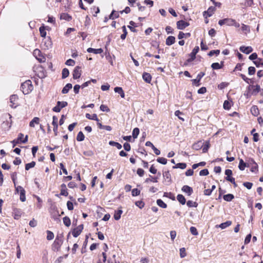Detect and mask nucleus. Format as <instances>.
<instances>
[{"label": "nucleus", "mask_w": 263, "mask_h": 263, "mask_svg": "<svg viewBox=\"0 0 263 263\" xmlns=\"http://www.w3.org/2000/svg\"><path fill=\"white\" fill-rule=\"evenodd\" d=\"M83 229V225L80 224L77 228L73 229L72 231V234L74 237H78L82 232Z\"/></svg>", "instance_id": "nucleus-7"}, {"label": "nucleus", "mask_w": 263, "mask_h": 263, "mask_svg": "<svg viewBox=\"0 0 263 263\" xmlns=\"http://www.w3.org/2000/svg\"><path fill=\"white\" fill-rule=\"evenodd\" d=\"M100 110L103 111L108 112L110 111L109 108L105 105L102 104L100 107Z\"/></svg>", "instance_id": "nucleus-62"}, {"label": "nucleus", "mask_w": 263, "mask_h": 263, "mask_svg": "<svg viewBox=\"0 0 263 263\" xmlns=\"http://www.w3.org/2000/svg\"><path fill=\"white\" fill-rule=\"evenodd\" d=\"M186 253L185 252V249L184 248L180 249V256L181 258H183L186 256Z\"/></svg>", "instance_id": "nucleus-61"}, {"label": "nucleus", "mask_w": 263, "mask_h": 263, "mask_svg": "<svg viewBox=\"0 0 263 263\" xmlns=\"http://www.w3.org/2000/svg\"><path fill=\"white\" fill-rule=\"evenodd\" d=\"M251 112L254 116H257L259 114V109L257 106H253L251 108Z\"/></svg>", "instance_id": "nucleus-32"}, {"label": "nucleus", "mask_w": 263, "mask_h": 263, "mask_svg": "<svg viewBox=\"0 0 263 263\" xmlns=\"http://www.w3.org/2000/svg\"><path fill=\"white\" fill-rule=\"evenodd\" d=\"M47 240H52L53 239L54 234L51 231H47Z\"/></svg>", "instance_id": "nucleus-57"}, {"label": "nucleus", "mask_w": 263, "mask_h": 263, "mask_svg": "<svg viewBox=\"0 0 263 263\" xmlns=\"http://www.w3.org/2000/svg\"><path fill=\"white\" fill-rule=\"evenodd\" d=\"M220 53V50L217 49V50H213L210 51L208 53V55L210 57H212L213 55L215 54L216 56L218 55Z\"/></svg>", "instance_id": "nucleus-51"}, {"label": "nucleus", "mask_w": 263, "mask_h": 263, "mask_svg": "<svg viewBox=\"0 0 263 263\" xmlns=\"http://www.w3.org/2000/svg\"><path fill=\"white\" fill-rule=\"evenodd\" d=\"M72 87V85L70 83L67 84L63 88L62 90V93L63 94L67 93L70 89H71Z\"/></svg>", "instance_id": "nucleus-24"}, {"label": "nucleus", "mask_w": 263, "mask_h": 263, "mask_svg": "<svg viewBox=\"0 0 263 263\" xmlns=\"http://www.w3.org/2000/svg\"><path fill=\"white\" fill-rule=\"evenodd\" d=\"M248 89H250L251 88H253L251 93H250V92L247 93L248 96H251V95H256L257 93H258L259 92V91H260V86L258 85H256L255 86L249 85L248 87Z\"/></svg>", "instance_id": "nucleus-6"}, {"label": "nucleus", "mask_w": 263, "mask_h": 263, "mask_svg": "<svg viewBox=\"0 0 263 263\" xmlns=\"http://www.w3.org/2000/svg\"><path fill=\"white\" fill-rule=\"evenodd\" d=\"M241 30L243 32H245V33H249L250 31V27L249 26L245 25L243 24H242Z\"/></svg>", "instance_id": "nucleus-53"}, {"label": "nucleus", "mask_w": 263, "mask_h": 263, "mask_svg": "<svg viewBox=\"0 0 263 263\" xmlns=\"http://www.w3.org/2000/svg\"><path fill=\"white\" fill-rule=\"evenodd\" d=\"M149 178H146L145 180V183H148L149 182H154V183H157L158 182V177H153L151 175H149Z\"/></svg>", "instance_id": "nucleus-31"}, {"label": "nucleus", "mask_w": 263, "mask_h": 263, "mask_svg": "<svg viewBox=\"0 0 263 263\" xmlns=\"http://www.w3.org/2000/svg\"><path fill=\"white\" fill-rule=\"evenodd\" d=\"M191 36V33L188 32V33H183V32H181V31H180L178 35V38L179 39V40H181L184 37L185 38H187V37H189Z\"/></svg>", "instance_id": "nucleus-29"}, {"label": "nucleus", "mask_w": 263, "mask_h": 263, "mask_svg": "<svg viewBox=\"0 0 263 263\" xmlns=\"http://www.w3.org/2000/svg\"><path fill=\"white\" fill-rule=\"evenodd\" d=\"M72 75L74 79H79L81 75V67L79 66L76 67L73 71Z\"/></svg>", "instance_id": "nucleus-12"}, {"label": "nucleus", "mask_w": 263, "mask_h": 263, "mask_svg": "<svg viewBox=\"0 0 263 263\" xmlns=\"http://www.w3.org/2000/svg\"><path fill=\"white\" fill-rule=\"evenodd\" d=\"M68 103L66 101H58L57 105L52 108V110L56 112H59L61 110L67 106Z\"/></svg>", "instance_id": "nucleus-2"}, {"label": "nucleus", "mask_w": 263, "mask_h": 263, "mask_svg": "<svg viewBox=\"0 0 263 263\" xmlns=\"http://www.w3.org/2000/svg\"><path fill=\"white\" fill-rule=\"evenodd\" d=\"M183 192L186 193L188 196H191L193 193V189L189 185H183L181 189Z\"/></svg>", "instance_id": "nucleus-13"}, {"label": "nucleus", "mask_w": 263, "mask_h": 263, "mask_svg": "<svg viewBox=\"0 0 263 263\" xmlns=\"http://www.w3.org/2000/svg\"><path fill=\"white\" fill-rule=\"evenodd\" d=\"M175 42V37L174 36H169L166 39V45H172Z\"/></svg>", "instance_id": "nucleus-20"}, {"label": "nucleus", "mask_w": 263, "mask_h": 263, "mask_svg": "<svg viewBox=\"0 0 263 263\" xmlns=\"http://www.w3.org/2000/svg\"><path fill=\"white\" fill-rule=\"evenodd\" d=\"M62 243V239H59L58 237H56L52 245V250L54 251H58L60 249Z\"/></svg>", "instance_id": "nucleus-3"}, {"label": "nucleus", "mask_w": 263, "mask_h": 263, "mask_svg": "<svg viewBox=\"0 0 263 263\" xmlns=\"http://www.w3.org/2000/svg\"><path fill=\"white\" fill-rule=\"evenodd\" d=\"M199 48L198 46H196L192 50L191 53L189 54L190 58L187 60L188 63H190L194 61L196 58V55L199 51Z\"/></svg>", "instance_id": "nucleus-5"}, {"label": "nucleus", "mask_w": 263, "mask_h": 263, "mask_svg": "<svg viewBox=\"0 0 263 263\" xmlns=\"http://www.w3.org/2000/svg\"><path fill=\"white\" fill-rule=\"evenodd\" d=\"M43 43L45 47V49H48L52 47V43L50 37H48L47 39H45Z\"/></svg>", "instance_id": "nucleus-15"}, {"label": "nucleus", "mask_w": 263, "mask_h": 263, "mask_svg": "<svg viewBox=\"0 0 263 263\" xmlns=\"http://www.w3.org/2000/svg\"><path fill=\"white\" fill-rule=\"evenodd\" d=\"M13 217L15 219H18L21 216L22 211L20 209H15L13 212Z\"/></svg>", "instance_id": "nucleus-25"}, {"label": "nucleus", "mask_w": 263, "mask_h": 263, "mask_svg": "<svg viewBox=\"0 0 263 263\" xmlns=\"http://www.w3.org/2000/svg\"><path fill=\"white\" fill-rule=\"evenodd\" d=\"M123 211L122 210H118L115 212V214L114 215V218L116 220H118L121 218V215L122 214Z\"/></svg>", "instance_id": "nucleus-36"}, {"label": "nucleus", "mask_w": 263, "mask_h": 263, "mask_svg": "<svg viewBox=\"0 0 263 263\" xmlns=\"http://www.w3.org/2000/svg\"><path fill=\"white\" fill-rule=\"evenodd\" d=\"M69 72L68 69L66 68H64L62 70V79H65L67 77H68L69 76Z\"/></svg>", "instance_id": "nucleus-48"}, {"label": "nucleus", "mask_w": 263, "mask_h": 263, "mask_svg": "<svg viewBox=\"0 0 263 263\" xmlns=\"http://www.w3.org/2000/svg\"><path fill=\"white\" fill-rule=\"evenodd\" d=\"M210 145L209 141H206L204 143H203L202 152L204 153H206L210 147Z\"/></svg>", "instance_id": "nucleus-33"}, {"label": "nucleus", "mask_w": 263, "mask_h": 263, "mask_svg": "<svg viewBox=\"0 0 263 263\" xmlns=\"http://www.w3.org/2000/svg\"><path fill=\"white\" fill-rule=\"evenodd\" d=\"M203 146V143L201 141H199L196 143H195L192 145V148L195 150H199Z\"/></svg>", "instance_id": "nucleus-22"}, {"label": "nucleus", "mask_w": 263, "mask_h": 263, "mask_svg": "<svg viewBox=\"0 0 263 263\" xmlns=\"http://www.w3.org/2000/svg\"><path fill=\"white\" fill-rule=\"evenodd\" d=\"M140 133L139 129L138 127L135 128L132 132V136L134 138V139H136L138 137V136L139 135Z\"/></svg>", "instance_id": "nucleus-46"}, {"label": "nucleus", "mask_w": 263, "mask_h": 263, "mask_svg": "<svg viewBox=\"0 0 263 263\" xmlns=\"http://www.w3.org/2000/svg\"><path fill=\"white\" fill-rule=\"evenodd\" d=\"M40 119L38 117H34L30 122L29 126L30 127H34V124H38L39 123Z\"/></svg>", "instance_id": "nucleus-39"}, {"label": "nucleus", "mask_w": 263, "mask_h": 263, "mask_svg": "<svg viewBox=\"0 0 263 263\" xmlns=\"http://www.w3.org/2000/svg\"><path fill=\"white\" fill-rule=\"evenodd\" d=\"M186 167V164L185 163H178L176 164V165L174 166L173 167V168H181V169H184Z\"/></svg>", "instance_id": "nucleus-43"}, {"label": "nucleus", "mask_w": 263, "mask_h": 263, "mask_svg": "<svg viewBox=\"0 0 263 263\" xmlns=\"http://www.w3.org/2000/svg\"><path fill=\"white\" fill-rule=\"evenodd\" d=\"M263 60L260 58H258L257 60L253 61L254 64L257 67H260L263 66Z\"/></svg>", "instance_id": "nucleus-40"}, {"label": "nucleus", "mask_w": 263, "mask_h": 263, "mask_svg": "<svg viewBox=\"0 0 263 263\" xmlns=\"http://www.w3.org/2000/svg\"><path fill=\"white\" fill-rule=\"evenodd\" d=\"M135 204L140 209H142L144 206V203L142 201H137L135 202Z\"/></svg>", "instance_id": "nucleus-63"}, {"label": "nucleus", "mask_w": 263, "mask_h": 263, "mask_svg": "<svg viewBox=\"0 0 263 263\" xmlns=\"http://www.w3.org/2000/svg\"><path fill=\"white\" fill-rule=\"evenodd\" d=\"M60 19L70 21L72 20V17L67 13H63L61 14Z\"/></svg>", "instance_id": "nucleus-27"}, {"label": "nucleus", "mask_w": 263, "mask_h": 263, "mask_svg": "<svg viewBox=\"0 0 263 263\" xmlns=\"http://www.w3.org/2000/svg\"><path fill=\"white\" fill-rule=\"evenodd\" d=\"M61 193H60V195H62V196H67L68 194L67 191V189H66V185L63 183L61 186Z\"/></svg>", "instance_id": "nucleus-23"}, {"label": "nucleus", "mask_w": 263, "mask_h": 263, "mask_svg": "<svg viewBox=\"0 0 263 263\" xmlns=\"http://www.w3.org/2000/svg\"><path fill=\"white\" fill-rule=\"evenodd\" d=\"M87 51L89 53H93L95 54H100L103 52V50L102 48L95 49L92 48H88Z\"/></svg>", "instance_id": "nucleus-19"}, {"label": "nucleus", "mask_w": 263, "mask_h": 263, "mask_svg": "<svg viewBox=\"0 0 263 263\" xmlns=\"http://www.w3.org/2000/svg\"><path fill=\"white\" fill-rule=\"evenodd\" d=\"M190 232L192 235L197 236L198 235V232L197 229L194 227H191L190 229Z\"/></svg>", "instance_id": "nucleus-58"}, {"label": "nucleus", "mask_w": 263, "mask_h": 263, "mask_svg": "<svg viewBox=\"0 0 263 263\" xmlns=\"http://www.w3.org/2000/svg\"><path fill=\"white\" fill-rule=\"evenodd\" d=\"M223 199L227 201H231L234 198V196L231 194H228L223 196Z\"/></svg>", "instance_id": "nucleus-38"}, {"label": "nucleus", "mask_w": 263, "mask_h": 263, "mask_svg": "<svg viewBox=\"0 0 263 263\" xmlns=\"http://www.w3.org/2000/svg\"><path fill=\"white\" fill-rule=\"evenodd\" d=\"M35 165V162L34 161H32L30 163H27L25 165V170L26 171H28L31 168L34 167Z\"/></svg>", "instance_id": "nucleus-50"}, {"label": "nucleus", "mask_w": 263, "mask_h": 263, "mask_svg": "<svg viewBox=\"0 0 263 263\" xmlns=\"http://www.w3.org/2000/svg\"><path fill=\"white\" fill-rule=\"evenodd\" d=\"M157 161L158 162L162 164H166L167 163V159L163 157H159Z\"/></svg>", "instance_id": "nucleus-56"}, {"label": "nucleus", "mask_w": 263, "mask_h": 263, "mask_svg": "<svg viewBox=\"0 0 263 263\" xmlns=\"http://www.w3.org/2000/svg\"><path fill=\"white\" fill-rule=\"evenodd\" d=\"M39 30L40 32L41 36L42 37H45L46 35V32L45 31V28L44 26H41L39 28Z\"/></svg>", "instance_id": "nucleus-54"}, {"label": "nucleus", "mask_w": 263, "mask_h": 263, "mask_svg": "<svg viewBox=\"0 0 263 263\" xmlns=\"http://www.w3.org/2000/svg\"><path fill=\"white\" fill-rule=\"evenodd\" d=\"M243 185L248 189L250 190L253 186V183L250 182H245L243 183Z\"/></svg>", "instance_id": "nucleus-64"}, {"label": "nucleus", "mask_w": 263, "mask_h": 263, "mask_svg": "<svg viewBox=\"0 0 263 263\" xmlns=\"http://www.w3.org/2000/svg\"><path fill=\"white\" fill-rule=\"evenodd\" d=\"M156 202L158 205L162 208L165 209L167 207V204L160 199H157Z\"/></svg>", "instance_id": "nucleus-45"}, {"label": "nucleus", "mask_w": 263, "mask_h": 263, "mask_svg": "<svg viewBox=\"0 0 263 263\" xmlns=\"http://www.w3.org/2000/svg\"><path fill=\"white\" fill-rule=\"evenodd\" d=\"M24 134L20 133L17 138L15 139V141L16 143H26L28 141V136L26 135L25 138H24Z\"/></svg>", "instance_id": "nucleus-9"}, {"label": "nucleus", "mask_w": 263, "mask_h": 263, "mask_svg": "<svg viewBox=\"0 0 263 263\" xmlns=\"http://www.w3.org/2000/svg\"><path fill=\"white\" fill-rule=\"evenodd\" d=\"M204 75L205 73L204 72H200L198 73L196 78L192 80L193 84L199 86L200 85L199 82Z\"/></svg>", "instance_id": "nucleus-8"}, {"label": "nucleus", "mask_w": 263, "mask_h": 263, "mask_svg": "<svg viewBox=\"0 0 263 263\" xmlns=\"http://www.w3.org/2000/svg\"><path fill=\"white\" fill-rule=\"evenodd\" d=\"M84 138L85 136L82 132H79L77 136V140L78 141H83L84 140Z\"/></svg>", "instance_id": "nucleus-44"}, {"label": "nucleus", "mask_w": 263, "mask_h": 263, "mask_svg": "<svg viewBox=\"0 0 263 263\" xmlns=\"http://www.w3.org/2000/svg\"><path fill=\"white\" fill-rule=\"evenodd\" d=\"M246 167H250V164L248 162L245 163L242 159H240L238 165L239 170L243 171Z\"/></svg>", "instance_id": "nucleus-17"}, {"label": "nucleus", "mask_w": 263, "mask_h": 263, "mask_svg": "<svg viewBox=\"0 0 263 263\" xmlns=\"http://www.w3.org/2000/svg\"><path fill=\"white\" fill-rule=\"evenodd\" d=\"M224 25L228 26H233L234 23V20L232 18H224Z\"/></svg>", "instance_id": "nucleus-42"}, {"label": "nucleus", "mask_w": 263, "mask_h": 263, "mask_svg": "<svg viewBox=\"0 0 263 263\" xmlns=\"http://www.w3.org/2000/svg\"><path fill=\"white\" fill-rule=\"evenodd\" d=\"M256 69L254 67L250 66L248 68V73L249 75H253L255 74Z\"/></svg>", "instance_id": "nucleus-59"}, {"label": "nucleus", "mask_w": 263, "mask_h": 263, "mask_svg": "<svg viewBox=\"0 0 263 263\" xmlns=\"http://www.w3.org/2000/svg\"><path fill=\"white\" fill-rule=\"evenodd\" d=\"M215 9L214 7H209L207 11L204 12L203 15L205 16V17L211 16L214 13Z\"/></svg>", "instance_id": "nucleus-16"}, {"label": "nucleus", "mask_w": 263, "mask_h": 263, "mask_svg": "<svg viewBox=\"0 0 263 263\" xmlns=\"http://www.w3.org/2000/svg\"><path fill=\"white\" fill-rule=\"evenodd\" d=\"M63 223L66 227H68L71 224V220L68 217L65 216L63 218Z\"/></svg>", "instance_id": "nucleus-47"}, {"label": "nucleus", "mask_w": 263, "mask_h": 263, "mask_svg": "<svg viewBox=\"0 0 263 263\" xmlns=\"http://www.w3.org/2000/svg\"><path fill=\"white\" fill-rule=\"evenodd\" d=\"M33 87L30 80L26 81L21 86V89L24 95L29 94L33 89Z\"/></svg>", "instance_id": "nucleus-1"}, {"label": "nucleus", "mask_w": 263, "mask_h": 263, "mask_svg": "<svg viewBox=\"0 0 263 263\" xmlns=\"http://www.w3.org/2000/svg\"><path fill=\"white\" fill-rule=\"evenodd\" d=\"M114 91L118 93L121 98H124L125 97V94L124 92L122 89V88L120 87H116L114 88Z\"/></svg>", "instance_id": "nucleus-26"}, {"label": "nucleus", "mask_w": 263, "mask_h": 263, "mask_svg": "<svg viewBox=\"0 0 263 263\" xmlns=\"http://www.w3.org/2000/svg\"><path fill=\"white\" fill-rule=\"evenodd\" d=\"M231 224H232V221L228 220L225 222H223V223H221L220 224H219L218 226V227L220 228L221 229H224L229 227Z\"/></svg>", "instance_id": "nucleus-34"}, {"label": "nucleus", "mask_w": 263, "mask_h": 263, "mask_svg": "<svg viewBox=\"0 0 263 263\" xmlns=\"http://www.w3.org/2000/svg\"><path fill=\"white\" fill-rule=\"evenodd\" d=\"M142 78L144 81L147 83H150L152 80L151 75L147 72H144L143 73Z\"/></svg>", "instance_id": "nucleus-18"}, {"label": "nucleus", "mask_w": 263, "mask_h": 263, "mask_svg": "<svg viewBox=\"0 0 263 263\" xmlns=\"http://www.w3.org/2000/svg\"><path fill=\"white\" fill-rule=\"evenodd\" d=\"M223 106L224 109H225L226 110H229L231 106L230 102L228 100L224 101Z\"/></svg>", "instance_id": "nucleus-55"}, {"label": "nucleus", "mask_w": 263, "mask_h": 263, "mask_svg": "<svg viewBox=\"0 0 263 263\" xmlns=\"http://www.w3.org/2000/svg\"><path fill=\"white\" fill-rule=\"evenodd\" d=\"M177 199L182 205H184L186 202L185 197L181 194H178L177 196Z\"/></svg>", "instance_id": "nucleus-30"}, {"label": "nucleus", "mask_w": 263, "mask_h": 263, "mask_svg": "<svg viewBox=\"0 0 263 263\" xmlns=\"http://www.w3.org/2000/svg\"><path fill=\"white\" fill-rule=\"evenodd\" d=\"M119 12L113 10L109 16V19L114 20L119 17Z\"/></svg>", "instance_id": "nucleus-35"}, {"label": "nucleus", "mask_w": 263, "mask_h": 263, "mask_svg": "<svg viewBox=\"0 0 263 263\" xmlns=\"http://www.w3.org/2000/svg\"><path fill=\"white\" fill-rule=\"evenodd\" d=\"M25 193L26 192L25 190H22L21 192L20 193V199L22 202H24L26 200Z\"/></svg>", "instance_id": "nucleus-52"}, {"label": "nucleus", "mask_w": 263, "mask_h": 263, "mask_svg": "<svg viewBox=\"0 0 263 263\" xmlns=\"http://www.w3.org/2000/svg\"><path fill=\"white\" fill-rule=\"evenodd\" d=\"M97 125L98 127L100 129H104L108 131H110L111 130V127L108 125H103L101 123L98 122Z\"/></svg>", "instance_id": "nucleus-37"}, {"label": "nucleus", "mask_w": 263, "mask_h": 263, "mask_svg": "<svg viewBox=\"0 0 263 263\" xmlns=\"http://www.w3.org/2000/svg\"><path fill=\"white\" fill-rule=\"evenodd\" d=\"M186 205L190 208H191V207L196 208L198 206V203L197 202H194L192 200H188L186 202Z\"/></svg>", "instance_id": "nucleus-49"}, {"label": "nucleus", "mask_w": 263, "mask_h": 263, "mask_svg": "<svg viewBox=\"0 0 263 263\" xmlns=\"http://www.w3.org/2000/svg\"><path fill=\"white\" fill-rule=\"evenodd\" d=\"M109 144L111 146H116L118 149H120L122 148V145L121 144L114 141H110Z\"/></svg>", "instance_id": "nucleus-41"}, {"label": "nucleus", "mask_w": 263, "mask_h": 263, "mask_svg": "<svg viewBox=\"0 0 263 263\" xmlns=\"http://www.w3.org/2000/svg\"><path fill=\"white\" fill-rule=\"evenodd\" d=\"M248 163L250 164V167H251L250 171L252 172H255L258 171V165L253 159H250L248 161Z\"/></svg>", "instance_id": "nucleus-11"}, {"label": "nucleus", "mask_w": 263, "mask_h": 263, "mask_svg": "<svg viewBox=\"0 0 263 263\" xmlns=\"http://www.w3.org/2000/svg\"><path fill=\"white\" fill-rule=\"evenodd\" d=\"M18 97L16 95H11L10 97V106L12 108H16L18 105Z\"/></svg>", "instance_id": "nucleus-4"}, {"label": "nucleus", "mask_w": 263, "mask_h": 263, "mask_svg": "<svg viewBox=\"0 0 263 263\" xmlns=\"http://www.w3.org/2000/svg\"><path fill=\"white\" fill-rule=\"evenodd\" d=\"M177 27L178 29L183 30L189 26V23L183 20H180L177 22Z\"/></svg>", "instance_id": "nucleus-10"}, {"label": "nucleus", "mask_w": 263, "mask_h": 263, "mask_svg": "<svg viewBox=\"0 0 263 263\" xmlns=\"http://www.w3.org/2000/svg\"><path fill=\"white\" fill-rule=\"evenodd\" d=\"M140 194V191L137 189H134L132 191V194L133 196H137L139 195Z\"/></svg>", "instance_id": "nucleus-60"}, {"label": "nucleus", "mask_w": 263, "mask_h": 263, "mask_svg": "<svg viewBox=\"0 0 263 263\" xmlns=\"http://www.w3.org/2000/svg\"><path fill=\"white\" fill-rule=\"evenodd\" d=\"M239 50L241 52L246 53L247 54H249L253 51V48L251 46H242L240 47Z\"/></svg>", "instance_id": "nucleus-14"}, {"label": "nucleus", "mask_w": 263, "mask_h": 263, "mask_svg": "<svg viewBox=\"0 0 263 263\" xmlns=\"http://www.w3.org/2000/svg\"><path fill=\"white\" fill-rule=\"evenodd\" d=\"M223 66V62H221L220 64L218 63H214L211 65L213 69L218 70L222 68Z\"/></svg>", "instance_id": "nucleus-21"}, {"label": "nucleus", "mask_w": 263, "mask_h": 263, "mask_svg": "<svg viewBox=\"0 0 263 263\" xmlns=\"http://www.w3.org/2000/svg\"><path fill=\"white\" fill-rule=\"evenodd\" d=\"M85 116H86V118L88 119L92 120H95L97 122H98L99 121V120L97 117V115L96 114H93L92 115H90L89 114H86Z\"/></svg>", "instance_id": "nucleus-28"}]
</instances>
